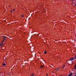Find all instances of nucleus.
I'll return each mask as SVG.
<instances>
[{
  "label": "nucleus",
  "mask_w": 76,
  "mask_h": 76,
  "mask_svg": "<svg viewBox=\"0 0 76 76\" xmlns=\"http://www.w3.org/2000/svg\"><path fill=\"white\" fill-rule=\"evenodd\" d=\"M75 58L76 59V56H75Z\"/></svg>",
  "instance_id": "17"
},
{
  "label": "nucleus",
  "mask_w": 76,
  "mask_h": 76,
  "mask_svg": "<svg viewBox=\"0 0 76 76\" xmlns=\"http://www.w3.org/2000/svg\"><path fill=\"white\" fill-rule=\"evenodd\" d=\"M3 41H5L6 39V37H5V36H3Z\"/></svg>",
  "instance_id": "2"
},
{
  "label": "nucleus",
  "mask_w": 76,
  "mask_h": 76,
  "mask_svg": "<svg viewBox=\"0 0 76 76\" xmlns=\"http://www.w3.org/2000/svg\"><path fill=\"white\" fill-rule=\"evenodd\" d=\"M48 74H46V76H48Z\"/></svg>",
  "instance_id": "15"
},
{
  "label": "nucleus",
  "mask_w": 76,
  "mask_h": 76,
  "mask_svg": "<svg viewBox=\"0 0 76 76\" xmlns=\"http://www.w3.org/2000/svg\"><path fill=\"white\" fill-rule=\"evenodd\" d=\"M76 67L75 66H74V69L75 70L76 69Z\"/></svg>",
  "instance_id": "11"
},
{
  "label": "nucleus",
  "mask_w": 76,
  "mask_h": 76,
  "mask_svg": "<svg viewBox=\"0 0 76 76\" xmlns=\"http://www.w3.org/2000/svg\"><path fill=\"white\" fill-rule=\"evenodd\" d=\"M75 59V58L74 57H72V58H71L69 59V61H72V60H74Z\"/></svg>",
  "instance_id": "1"
},
{
  "label": "nucleus",
  "mask_w": 76,
  "mask_h": 76,
  "mask_svg": "<svg viewBox=\"0 0 76 76\" xmlns=\"http://www.w3.org/2000/svg\"><path fill=\"white\" fill-rule=\"evenodd\" d=\"M13 12V11H12V10H10V12Z\"/></svg>",
  "instance_id": "12"
},
{
  "label": "nucleus",
  "mask_w": 76,
  "mask_h": 76,
  "mask_svg": "<svg viewBox=\"0 0 76 76\" xmlns=\"http://www.w3.org/2000/svg\"><path fill=\"white\" fill-rule=\"evenodd\" d=\"M44 53H45V54H46V53H47V52H46V51H45L44 52Z\"/></svg>",
  "instance_id": "9"
},
{
  "label": "nucleus",
  "mask_w": 76,
  "mask_h": 76,
  "mask_svg": "<svg viewBox=\"0 0 76 76\" xmlns=\"http://www.w3.org/2000/svg\"><path fill=\"white\" fill-rule=\"evenodd\" d=\"M34 75V74H33V73H32L31 74V76H33Z\"/></svg>",
  "instance_id": "7"
},
{
  "label": "nucleus",
  "mask_w": 76,
  "mask_h": 76,
  "mask_svg": "<svg viewBox=\"0 0 76 76\" xmlns=\"http://www.w3.org/2000/svg\"><path fill=\"white\" fill-rule=\"evenodd\" d=\"M75 67H76V64H75Z\"/></svg>",
  "instance_id": "16"
},
{
  "label": "nucleus",
  "mask_w": 76,
  "mask_h": 76,
  "mask_svg": "<svg viewBox=\"0 0 76 76\" xmlns=\"http://www.w3.org/2000/svg\"><path fill=\"white\" fill-rule=\"evenodd\" d=\"M3 66H6V64H5V63H4V64H3Z\"/></svg>",
  "instance_id": "6"
},
{
  "label": "nucleus",
  "mask_w": 76,
  "mask_h": 76,
  "mask_svg": "<svg viewBox=\"0 0 76 76\" xmlns=\"http://www.w3.org/2000/svg\"><path fill=\"white\" fill-rule=\"evenodd\" d=\"M65 66H64V65H63V67H62V68H63H63H64Z\"/></svg>",
  "instance_id": "8"
},
{
  "label": "nucleus",
  "mask_w": 76,
  "mask_h": 76,
  "mask_svg": "<svg viewBox=\"0 0 76 76\" xmlns=\"http://www.w3.org/2000/svg\"><path fill=\"white\" fill-rule=\"evenodd\" d=\"M74 76H76V75H75Z\"/></svg>",
  "instance_id": "18"
},
{
  "label": "nucleus",
  "mask_w": 76,
  "mask_h": 76,
  "mask_svg": "<svg viewBox=\"0 0 76 76\" xmlns=\"http://www.w3.org/2000/svg\"><path fill=\"white\" fill-rule=\"evenodd\" d=\"M21 17H23V15H21Z\"/></svg>",
  "instance_id": "13"
},
{
  "label": "nucleus",
  "mask_w": 76,
  "mask_h": 76,
  "mask_svg": "<svg viewBox=\"0 0 76 76\" xmlns=\"http://www.w3.org/2000/svg\"><path fill=\"white\" fill-rule=\"evenodd\" d=\"M13 11H15V9H13Z\"/></svg>",
  "instance_id": "14"
},
{
  "label": "nucleus",
  "mask_w": 76,
  "mask_h": 76,
  "mask_svg": "<svg viewBox=\"0 0 76 76\" xmlns=\"http://www.w3.org/2000/svg\"><path fill=\"white\" fill-rule=\"evenodd\" d=\"M75 6H76V4H75Z\"/></svg>",
  "instance_id": "20"
},
{
  "label": "nucleus",
  "mask_w": 76,
  "mask_h": 76,
  "mask_svg": "<svg viewBox=\"0 0 76 76\" xmlns=\"http://www.w3.org/2000/svg\"><path fill=\"white\" fill-rule=\"evenodd\" d=\"M72 75V73H71L69 74L68 76H71Z\"/></svg>",
  "instance_id": "5"
},
{
  "label": "nucleus",
  "mask_w": 76,
  "mask_h": 76,
  "mask_svg": "<svg viewBox=\"0 0 76 76\" xmlns=\"http://www.w3.org/2000/svg\"><path fill=\"white\" fill-rule=\"evenodd\" d=\"M4 44H3V43H2L1 44H0V46H3Z\"/></svg>",
  "instance_id": "4"
},
{
  "label": "nucleus",
  "mask_w": 76,
  "mask_h": 76,
  "mask_svg": "<svg viewBox=\"0 0 76 76\" xmlns=\"http://www.w3.org/2000/svg\"><path fill=\"white\" fill-rule=\"evenodd\" d=\"M59 69H60V68H56V71H58V70H59Z\"/></svg>",
  "instance_id": "3"
},
{
  "label": "nucleus",
  "mask_w": 76,
  "mask_h": 76,
  "mask_svg": "<svg viewBox=\"0 0 76 76\" xmlns=\"http://www.w3.org/2000/svg\"><path fill=\"white\" fill-rule=\"evenodd\" d=\"M41 68H42L44 67V66H41Z\"/></svg>",
  "instance_id": "10"
},
{
  "label": "nucleus",
  "mask_w": 76,
  "mask_h": 76,
  "mask_svg": "<svg viewBox=\"0 0 76 76\" xmlns=\"http://www.w3.org/2000/svg\"><path fill=\"white\" fill-rule=\"evenodd\" d=\"M9 7H10V6H9Z\"/></svg>",
  "instance_id": "19"
}]
</instances>
